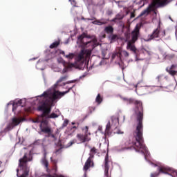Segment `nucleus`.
I'll list each match as a JSON object with an SVG mask.
<instances>
[{"label": "nucleus", "instance_id": "19", "mask_svg": "<svg viewBox=\"0 0 177 177\" xmlns=\"http://www.w3.org/2000/svg\"><path fill=\"white\" fill-rule=\"evenodd\" d=\"M111 129V123H110V122H108L106 126L105 134H104L106 137L111 136V132L110 131Z\"/></svg>", "mask_w": 177, "mask_h": 177}, {"label": "nucleus", "instance_id": "50", "mask_svg": "<svg viewBox=\"0 0 177 177\" xmlns=\"http://www.w3.org/2000/svg\"><path fill=\"white\" fill-rule=\"evenodd\" d=\"M1 165H2V162L0 160V167H1Z\"/></svg>", "mask_w": 177, "mask_h": 177}, {"label": "nucleus", "instance_id": "5", "mask_svg": "<svg viewBox=\"0 0 177 177\" xmlns=\"http://www.w3.org/2000/svg\"><path fill=\"white\" fill-rule=\"evenodd\" d=\"M168 0H153L152 3L140 14V17H142V16H146L151 12H154L156 6H161V5L165 3Z\"/></svg>", "mask_w": 177, "mask_h": 177}, {"label": "nucleus", "instance_id": "23", "mask_svg": "<svg viewBox=\"0 0 177 177\" xmlns=\"http://www.w3.org/2000/svg\"><path fill=\"white\" fill-rule=\"evenodd\" d=\"M79 55H80V56H82L83 57L84 56H85V55H86V56H90L91 52L88 51L87 50L82 49Z\"/></svg>", "mask_w": 177, "mask_h": 177}, {"label": "nucleus", "instance_id": "36", "mask_svg": "<svg viewBox=\"0 0 177 177\" xmlns=\"http://www.w3.org/2000/svg\"><path fill=\"white\" fill-rule=\"evenodd\" d=\"M106 15H107L108 16H111V15H113V10H108L106 11Z\"/></svg>", "mask_w": 177, "mask_h": 177}, {"label": "nucleus", "instance_id": "43", "mask_svg": "<svg viewBox=\"0 0 177 177\" xmlns=\"http://www.w3.org/2000/svg\"><path fill=\"white\" fill-rule=\"evenodd\" d=\"M77 126H73L72 127H71V129H77Z\"/></svg>", "mask_w": 177, "mask_h": 177}, {"label": "nucleus", "instance_id": "38", "mask_svg": "<svg viewBox=\"0 0 177 177\" xmlns=\"http://www.w3.org/2000/svg\"><path fill=\"white\" fill-rule=\"evenodd\" d=\"M21 102H22L21 100H19L17 102H15V104H16L17 106H21Z\"/></svg>", "mask_w": 177, "mask_h": 177}, {"label": "nucleus", "instance_id": "51", "mask_svg": "<svg viewBox=\"0 0 177 177\" xmlns=\"http://www.w3.org/2000/svg\"><path fill=\"white\" fill-rule=\"evenodd\" d=\"M104 38H106V35H104Z\"/></svg>", "mask_w": 177, "mask_h": 177}, {"label": "nucleus", "instance_id": "24", "mask_svg": "<svg viewBox=\"0 0 177 177\" xmlns=\"http://www.w3.org/2000/svg\"><path fill=\"white\" fill-rule=\"evenodd\" d=\"M60 45V40L56 41L50 45V49H55V48H57Z\"/></svg>", "mask_w": 177, "mask_h": 177}, {"label": "nucleus", "instance_id": "21", "mask_svg": "<svg viewBox=\"0 0 177 177\" xmlns=\"http://www.w3.org/2000/svg\"><path fill=\"white\" fill-rule=\"evenodd\" d=\"M42 165H44L46 171H49V162L46 160V158H43L41 160Z\"/></svg>", "mask_w": 177, "mask_h": 177}, {"label": "nucleus", "instance_id": "15", "mask_svg": "<svg viewBox=\"0 0 177 177\" xmlns=\"http://www.w3.org/2000/svg\"><path fill=\"white\" fill-rule=\"evenodd\" d=\"M91 167H93V159H91V158H88V159L86 160L84 164L83 169L85 172H87L88 169H89Z\"/></svg>", "mask_w": 177, "mask_h": 177}, {"label": "nucleus", "instance_id": "37", "mask_svg": "<svg viewBox=\"0 0 177 177\" xmlns=\"http://www.w3.org/2000/svg\"><path fill=\"white\" fill-rule=\"evenodd\" d=\"M74 143H77V140L75 139L73 140L72 141H71L69 142V146H73V145H74Z\"/></svg>", "mask_w": 177, "mask_h": 177}, {"label": "nucleus", "instance_id": "6", "mask_svg": "<svg viewBox=\"0 0 177 177\" xmlns=\"http://www.w3.org/2000/svg\"><path fill=\"white\" fill-rule=\"evenodd\" d=\"M82 131L84 132V134L77 133L76 138L80 143H85L86 142H90L91 140V132H89V127L86 126L82 129Z\"/></svg>", "mask_w": 177, "mask_h": 177}, {"label": "nucleus", "instance_id": "42", "mask_svg": "<svg viewBox=\"0 0 177 177\" xmlns=\"http://www.w3.org/2000/svg\"><path fill=\"white\" fill-rule=\"evenodd\" d=\"M162 77V75H159V76L157 77L158 82H160V81H161Z\"/></svg>", "mask_w": 177, "mask_h": 177}, {"label": "nucleus", "instance_id": "2", "mask_svg": "<svg viewBox=\"0 0 177 177\" xmlns=\"http://www.w3.org/2000/svg\"><path fill=\"white\" fill-rule=\"evenodd\" d=\"M75 85H73L71 87H69L68 91L60 92V91H44L43 94H41L39 97H44V102L39 104L37 107V111H42L41 115V118H57L59 115L55 113H52L50 114V111H52V109L50 106H52L53 103H55L57 99H60L66 93H68L74 88ZM50 114V115H49Z\"/></svg>", "mask_w": 177, "mask_h": 177}, {"label": "nucleus", "instance_id": "44", "mask_svg": "<svg viewBox=\"0 0 177 177\" xmlns=\"http://www.w3.org/2000/svg\"><path fill=\"white\" fill-rule=\"evenodd\" d=\"M60 53H61V55H63L64 56L66 57V54H65L64 51H61Z\"/></svg>", "mask_w": 177, "mask_h": 177}, {"label": "nucleus", "instance_id": "8", "mask_svg": "<svg viewBox=\"0 0 177 177\" xmlns=\"http://www.w3.org/2000/svg\"><path fill=\"white\" fill-rule=\"evenodd\" d=\"M40 129L44 133L50 135L52 133V129L49 127V123L46 120H42L40 123Z\"/></svg>", "mask_w": 177, "mask_h": 177}, {"label": "nucleus", "instance_id": "33", "mask_svg": "<svg viewBox=\"0 0 177 177\" xmlns=\"http://www.w3.org/2000/svg\"><path fill=\"white\" fill-rule=\"evenodd\" d=\"M112 122L113 124H118V122H120V119H118V118H112Z\"/></svg>", "mask_w": 177, "mask_h": 177}, {"label": "nucleus", "instance_id": "46", "mask_svg": "<svg viewBox=\"0 0 177 177\" xmlns=\"http://www.w3.org/2000/svg\"><path fill=\"white\" fill-rule=\"evenodd\" d=\"M59 151H60V149H57V150L55 151L56 154H57V153H59Z\"/></svg>", "mask_w": 177, "mask_h": 177}, {"label": "nucleus", "instance_id": "25", "mask_svg": "<svg viewBox=\"0 0 177 177\" xmlns=\"http://www.w3.org/2000/svg\"><path fill=\"white\" fill-rule=\"evenodd\" d=\"M102 102H103V97H102L100 94H97L95 98V102L97 103V104H100Z\"/></svg>", "mask_w": 177, "mask_h": 177}, {"label": "nucleus", "instance_id": "18", "mask_svg": "<svg viewBox=\"0 0 177 177\" xmlns=\"http://www.w3.org/2000/svg\"><path fill=\"white\" fill-rule=\"evenodd\" d=\"M109 20L107 19H101V20H95L93 21V24H95V26H103L104 24H107V22Z\"/></svg>", "mask_w": 177, "mask_h": 177}, {"label": "nucleus", "instance_id": "27", "mask_svg": "<svg viewBox=\"0 0 177 177\" xmlns=\"http://www.w3.org/2000/svg\"><path fill=\"white\" fill-rule=\"evenodd\" d=\"M124 19V15L118 14L114 19H112V21H115L117 20H122Z\"/></svg>", "mask_w": 177, "mask_h": 177}, {"label": "nucleus", "instance_id": "10", "mask_svg": "<svg viewBox=\"0 0 177 177\" xmlns=\"http://www.w3.org/2000/svg\"><path fill=\"white\" fill-rule=\"evenodd\" d=\"M122 56H121V48H118L115 50V52L112 54L111 59L112 60H116L118 63H120L122 60Z\"/></svg>", "mask_w": 177, "mask_h": 177}, {"label": "nucleus", "instance_id": "29", "mask_svg": "<svg viewBox=\"0 0 177 177\" xmlns=\"http://www.w3.org/2000/svg\"><path fill=\"white\" fill-rule=\"evenodd\" d=\"M65 57L66 59H68L69 60H73V58L75 57V54H74V53H69L68 55H65Z\"/></svg>", "mask_w": 177, "mask_h": 177}, {"label": "nucleus", "instance_id": "39", "mask_svg": "<svg viewBox=\"0 0 177 177\" xmlns=\"http://www.w3.org/2000/svg\"><path fill=\"white\" fill-rule=\"evenodd\" d=\"M135 17V11L131 12L130 18L133 19Z\"/></svg>", "mask_w": 177, "mask_h": 177}, {"label": "nucleus", "instance_id": "31", "mask_svg": "<svg viewBox=\"0 0 177 177\" xmlns=\"http://www.w3.org/2000/svg\"><path fill=\"white\" fill-rule=\"evenodd\" d=\"M50 160L55 168H57V159H53L52 158H50Z\"/></svg>", "mask_w": 177, "mask_h": 177}, {"label": "nucleus", "instance_id": "30", "mask_svg": "<svg viewBox=\"0 0 177 177\" xmlns=\"http://www.w3.org/2000/svg\"><path fill=\"white\" fill-rule=\"evenodd\" d=\"M114 133H117V135H122L124 134V131H121V129L118 128H115Z\"/></svg>", "mask_w": 177, "mask_h": 177}, {"label": "nucleus", "instance_id": "40", "mask_svg": "<svg viewBox=\"0 0 177 177\" xmlns=\"http://www.w3.org/2000/svg\"><path fill=\"white\" fill-rule=\"evenodd\" d=\"M73 82H75V80H72V81H70V82H67L66 83H63V85H66V84H71V83H73Z\"/></svg>", "mask_w": 177, "mask_h": 177}, {"label": "nucleus", "instance_id": "41", "mask_svg": "<svg viewBox=\"0 0 177 177\" xmlns=\"http://www.w3.org/2000/svg\"><path fill=\"white\" fill-rule=\"evenodd\" d=\"M71 3L72 5H73V6H75V5H77V2H75V0H72Z\"/></svg>", "mask_w": 177, "mask_h": 177}, {"label": "nucleus", "instance_id": "7", "mask_svg": "<svg viewBox=\"0 0 177 177\" xmlns=\"http://www.w3.org/2000/svg\"><path fill=\"white\" fill-rule=\"evenodd\" d=\"M158 172L151 173L150 177H158L160 176V174H166L167 175H171V176H174L172 174V170L168 167H165L164 166H159L158 167Z\"/></svg>", "mask_w": 177, "mask_h": 177}, {"label": "nucleus", "instance_id": "45", "mask_svg": "<svg viewBox=\"0 0 177 177\" xmlns=\"http://www.w3.org/2000/svg\"><path fill=\"white\" fill-rule=\"evenodd\" d=\"M76 127L78 128L80 127V122H76Z\"/></svg>", "mask_w": 177, "mask_h": 177}, {"label": "nucleus", "instance_id": "12", "mask_svg": "<svg viewBox=\"0 0 177 177\" xmlns=\"http://www.w3.org/2000/svg\"><path fill=\"white\" fill-rule=\"evenodd\" d=\"M109 162H110V160H109V154H106L104 159V176L106 177H111V176L109 175Z\"/></svg>", "mask_w": 177, "mask_h": 177}, {"label": "nucleus", "instance_id": "3", "mask_svg": "<svg viewBox=\"0 0 177 177\" xmlns=\"http://www.w3.org/2000/svg\"><path fill=\"white\" fill-rule=\"evenodd\" d=\"M32 161V155L31 153H26L23 158H20L19 160V167L21 169L23 170V174L21 176H19V169H17V176L18 177H28V174H30V167L27 165L28 162Z\"/></svg>", "mask_w": 177, "mask_h": 177}, {"label": "nucleus", "instance_id": "48", "mask_svg": "<svg viewBox=\"0 0 177 177\" xmlns=\"http://www.w3.org/2000/svg\"><path fill=\"white\" fill-rule=\"evenodd\" d=\"M38 142H39V140L35 142V145H37Z\"/></svg>", "mask_w": 177, "mask_h": 177}, {"label": "nucleus", "instance_id": "35", "mask_svg": "<svg viewBox=\"0 0 177 177\" xmlns=\"http://www.w3.org/2000/svg\"><path fill=\"white\" fill-rule=\"evenodd\" d=\"M17 104H16V102H14L12 104V111H15V110H17Z\"/></svg>", "mask_w": 177, "mask_h": 177}, {"label": "nucleus", "instance_id": "26", "mask_svg": "<svg viewBox=\"0 0 177 177\" xmlns=\"http://www.w3.org/2000/svg\"><path fill=\"white\" fill-rule=\"evenodd\" d=\"M117 38H118V36L117 35L111 34L109 36V39L111 40V43L115 42L117 41Z\"/></svg>", "mask_w": 177, "mask_h": 177}, {"label": "nucleus", "instance_id": "4", "mask_svg": "<svg viewBox=\"0 0 177 177\" xmlns=\"http://www.w3.org/2000/svg\"><path fill=\"white\" fill-rule=\"evenodd\" d=\"M163 37H165V30L161 32V21H159L157 28L153 30L151 34L148 35V39H144V41L145 42H150V41H156V39L160 41L158 38L160 39Z\"/></svg>", "mask_w": 177, "mask_h": 177}, {"label": "nucleus", "instance_id": "14", "mask_svg": "<svg viewBox=\"0 0 177 177\" xmlns=\"http://www.w3.org/2000/svg\"><path fill=\"white\" fill-rule=\"evenodd\" d=\"M20 122H21V120H20V118H13L12 122L8 126V129H13V128H15V127H17Z\"/></svg>", "mask_w": 177, "mask_h": 177}, {"label": "nucleus", "instance_id": "11", "mask_svg": "<svg viewBox=\"0 0 177 177\" xmlns=\"http://www.w3.org/2000/svg\"><path fill=\"white\" fill-rule=\"evenodd\" d=\"M131 39L129 40V42H133V44H135L139 38V29L136 28L133 30L131 32Z\"/></svg>", "mask_w": 177, "mask_h": 177}, {"label": "nucleus", "instance_id": "34", "mask_svg": "<svg viewBox=\"0 0 177 177\" xmlns=\"http://www.w3.org/2000/svg\"><path fill=\"white\" fill-rule=\"evenodd\" d=\"M68 120H65L64 121V123L62 124V127H64V128H66V127H67V125H68Z\"/></svg>", "mask_w": 177, "mask_h": 177}, {"label": "nucleus", "instance_id": "20", "mask_svg": "<svg viewBox=\"0 0 177 177\" xmlns=\"http://www.w3.org/2000/svg\"><path fill=\"white\" fill-rule=\"evenodd\" d=\"M96 153H97V149L95 147H93L90 150L88 158H91V160H93V158H95V154H96Z\"/></svg>", "mask_w": 177, "mask_h": 177}, {"label": "nucleus", "instance_id": "52", "mask_svg": "<svg viewBox=\"0 0 177 177\" xmlns=\"http://www.w3.org/2000/svg\"><path fill=\"white\" fill-rule=\"evenodd\" d=\"M0 136H1V134H0ZM0 140H1V138H0Z\"/></svg>", "mask_w": 177, "mask_h": 177}, {"label": "nucleus", "instance_id": "32", "mask_svg": "<svg viewBox=\"0 0 177 177\" xmlns=\"http://www.w3.org/2000/svg\"><path fill=\"white\" fill-rule=\"evenodd\" d=\"M84 60V57H82V55H80V54H78L77 57H76V62H81Z\"/></svg>", "mask_w": 177, "mask_h": 177}, {"label": "nucleus", "instance_id": "17", "mask_svg": "<svg viewBox=\"0 0 177 177\" xmlns=\"http://www.w3.org/2000/svg\"><path fill=\"white\" fill-rule=\"evenodd\" d=\"M67 78H68V76H67V75L62 76L57 81V82L53 85V92H59V91H56V89L57 88V86L59 85V82H63V81H66V80H67Z\"/></svg>", "mask_w": 177, "mask_h": 177}, {"label": "nucleus", "instance_id": "28", "mask_svg": "<svg viewBox=\"0 0 177 177\" xmlns=\"http://www.w3.org/2000/svg\"><path fill=\"white\" fill-rule=\"evenodd\" d=\"M120 55L122 57L124 56V57H129V53L125 50H122V49L120 48Z\"/></svg>", "mask_w": 177, "mask_h": 177}, {"label": "nucleus", "instance_id": "16", "mask_svg": "<svg viewBox=\"0 0 177 177\" xmlns=\"http://www.w3.org/2000/svg\"><path fill=\"white\" fill-rule=\"evenodd\" d=\"M78 39L84 46H86L88 44H91V41H85V39H88V36L85 33H83L79 36Z\"/></svg>", "mask_w": 177, "mask_h": 177}, {"label": "nucleus", "instance_id": "9", "mask_svg": "<svg viewBox=\"0 0 177 177\" xmlns=\"http://www.w3.org/2000/svg\"><path fill=\"white\" fill-rule=\"evenodd\" d=\"M126 48L127 50H130V52H132V53L135 54L136 57L139 55V50L136 48L135 43L132 41H127V46Z\"/></svg>", "mask_w": 177, "mask_h": 177}, {"label": "nucleus", "instance_id": "13", "mask_svg": "<svg viewBox=\"0 0 177 177\" xmlns=\"http://www.w3.org/2000/svg\"><path fill=\"white\" fill-rule=\"evenodd\" d=\"M177 64H172L171 67H167L166 71L168 73L171 77H175V75H177V71H174L175 68H176Z\"/></svg>", "mask_w": 177, "mask_h": 177}, {"label": "nucleus", "instance_id": "1", "mask_svg": "<svg viewBox=\"0 0 177 177\" xmlns=\"http://www.w3.org/2000/svg\"><path fill=\"white\" fill-rule=\"evenodd\" d=\"M121 100L127 103V104H135V115L136 117L137 124L136 130L133 132V141L129 142L132 144L136 151L145 153L147 151V147L145 145L143 140V104L142 101L135 100L133 98H128L127 97L120 96Z\"/></svg>", "mask_w": 177, "mask_h": 177}, {"label": "nucleus", "instance_id": "47", "mask_svg": "<svg viewBox=\"0 0 177 177\" xmlns=\"http://www.w3.org/2000/svg\"><path fill=\"white\" fill-rule=\"evenodd\" d=\"M128 149H129V147H124V150H125V149H126V150H128Z\"/></svg>", "mask_w": 177, "mask_h": 177}, {"label": "nucleus", "instance_id": "22", "mask_svg": "<svg viewBox=\"0 0 177 177\" xmlns=\"http://www.w3.org/2000/svg\"><path fill=\"white\" fill-rule=\"evenodd\" d=\"M104 31L106 34H113L114 32V28L111 26H106L104 28Z\"/></svg>", "mask_w": 177, "mask_h": 177}, {"label": "nucleus", "instance_id": "49", "mask_svg": "<svg viewBox=\"0 0 177 177\" xmlns=\"http://www.w3.org/2000/svg\"><path fill=\"white\" fill-rule=\"evenodd\" d=\"M75 122H72V125H75Z\"/></svg>", "mask_w": 177, "mask_h": 177}]
</instances>
